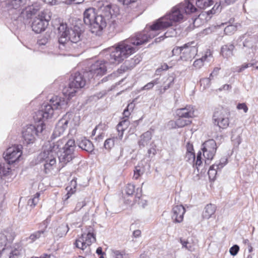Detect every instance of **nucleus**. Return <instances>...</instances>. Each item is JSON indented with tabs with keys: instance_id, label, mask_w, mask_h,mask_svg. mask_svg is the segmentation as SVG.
<instances>
[{
	"instance_id": "1",
	"label": "nucleus",
	"mask_w": 258,
	"mask_h": 258,
	"mask_svg": "<svg viewBox=\"0 0 258 258\" xmlns=\"http://www.w3.org/2000/svg\"><path fill=\"white\" fill-rule=\"evenodd\" d=\"M197 10L193 3L190 0H184L172 8L170 12L164 16L155 21L150 26V30H145L136 33L133 36L136 38V43L139 45L143 44L154 38L158 33V31L165 30L172 25L173 22H179L183 18V14H189Z\"/></svg>"
},
{
	"instance_id": "2",
	"label": "nucleus",
	"mask_w": 258,
	"mask_h": 258,
	"mask_svg": "<svg viewBox=\"0 0 258 258\" xmlns=\"http://www.w3.org/2000/svg\"><path fill=\"white\" fill-rule=\"evenodd\" d=\"M136 40L132 36L118 43L115 47L111 49L110 53L106 55V60H97L91 64L89 70L85 73L89 79L102 77L106 74L109 64H118L134 53L137 50V46H139L136 43Z\"/></svg>"
},
{
	"instance_id": "3",
	"label": "nucleus",
	"mask_w": 258,
	"mask_h": 258,
	"mask_svg": "<svg viewBox=\"0 0 258 258\" xmlns=\"http://www.w3.org/2000/svg\"><path fill=\"white\" fill-rule=\"evenodd\" d=\"M67 103L63 97L58 96H53L49 102L44 103L41 109L35 112L33 116L35 122L38 124L36 126L27 125L23 128L22 135L24 142L26 144H33L36 136L40 137L44 131L45 128L44 120L52 118L54 111L62 108Z\"/></svg>"
},
{
	"instance_id": "4",
	"label": "nucleus",
	"mask_w": 258,
	"mask_h": 258,
	"mask_svg": "<svg viewBox=\"0 0 258 258\" xmlns=\"http://www.w3.org/2000/svg\"><path fill=\"white\" fill-rule=\"evenodd\" d=\"M118 9L110 4H103L99 7V14L96 15L94 8H90L84 12V23L89 26L92 33L100 35L108 24L113 30L117 26L115 19Z\"/></svg>"
},
{
	"instance_id": "5",
	"label": "nucleus",
	"mask_w": 258,
	"mask_h": 258,
	"mask_svg": "<svg viewBox=\"0 0 258 258\" xmlns=\"http://www.w3.org/2000/svg\"><path fill=\"white\" fill-rule=\"evenodd\" d=\"M59 48L82 53L85 44L81 41V30L79 26L69 28L67 24L61 23L57 28Z\"/></svg>"
},
{
	"instance_id": "6",
	"label": "nucleus",
	"mask_w": 258,
	"mask_h": 258,
	"mask_svg": "<svg viewBox=\"0 0 258 258\" xmlns=\"http://www.w3.org/2000/svg\"><path fill=\"white\" fill-rule=\"evenodd\" d=\"M85 73L86 72H77L71 75L68 85L62 89L64 96L70 99L76 95L80 89L85 86L86 82L85 77H88Z\"/></svg>"
},
{
	"instance_id": "7",
	"label": "nucleus",
	"mask_w": 258,
	"mask_h": 258,
	"mask_svg": "<svg viewBox=\"0 0 258 258\" xmlns=\"http://www.w3.org/2000/svg\"><path fill=\"white\" fill-rule=\"evenodd\" d=\"M50 19V12L49 10H46L41 12L38 16L35 17L32 22V30L36 33L44 31L48 25V22Z\"/></svg>"
},
{
	"instance_id": "8",
	"label": "nucleus",
	"mask_w": 258,
	"mask_h": 258,
	"mask_svg": "<svg viewBox=\"0 0 258 258\" xmlns=\"http://www.w3.org/2000/svg\"><path fill=\"white\" fill-rule=\"evenodd\" d=\"M93 231V228L91 226H89L88 228L87 233L82 234L81 237L76 239L75 243L76 247L84 250L92 243L95 242L96 237Z\"/></svg>"
},
{
	"instance_id": "9",
	"label": "nucleus",
	"mask_w": 258,
	"mask_h": 258,
	"mask_svg": "<svg viewBox=\"0 0 258 258\" xmlns=\"http://www.w3.org/2000/svg\"><path fill=\"white\" fill-rule=\"evenodd\" d=\"M22 146L21 145H14L8 148L4 153V159L7 161L5 164L10 166L11 164L18 161L22 155Z\"/></svg>"
},
{
	"instance_id": "10",
	"label": "nucleus",
	"mask_w": 258,
	"mask_h": 258,
	"mask_svg": "<svg viewBox=\"0 0 258 258\" xmlns=\"http://www.w3.org/2000/svg\"><path fill=\"white\" fill-rule=\"evenodd\" d=\"M229 115L230 113L223 109L215 110L213 115L214 124L221 128H226L229 124Z\"/></svg>"
},
{
	"instance_id": "11",
	"label": "nucleus",
	"mask_w": 258,
	"mask_h": 258,
	"mask_svg": "<svg viewBox=\"0 0 258 258\" xmlns=\"http://www.w3.org/2000/svg\"><path fill=\"white\" fill-rule=\"evenodd\" d=\"M217 149V144L213 139H210L203 144L202 151L205 158V163L209 164L215 156Z\"/></svg>"
},
{
	"instance_id": "12",
	"label": "nucleus",
	"mask_w": 258,
	"mask_h": 258,
	"mask_svg": "<svg viewBox=\"0 0 258 258\" xmlns=\"http://www.w3.org/2000/svg\"><path fill=\"white\" fill-rule=\"evenodd\" d=\"M197 44L194 41L189 42L182 46V54L180 55V59L182 60H191L197 55L198 48Z\"/></svg>"
},
{
	"instance_id": "13",
	"label": "nucleus",
	"mask_w": 258,
	"mask_h": 258,
	"mask_svg": "<svg viewBox=\"0 0 258 258\" xmlns=\"http://www.w3.org/2000/svg\"><path fill=\"white\" fill-rule=\"evenodd\" d=\"M56 156L53 151L44 150L40 155V157L44 162V171L46 174L48 173L52 169V166L56 163Z\"/></svg>"
},
{
	"instance_id": "14",
	"label": "nucleus",
	"mask_w": 258,
	"mask_h": 258,
	"mask_svg": "<svg viewBox=\"0 0 258 258\" xmlns=\"http://www.w3.org/2000/svg\"><path fill=\"white\" fill-rule=\"evenodd\" d=\"M14 237V234L12 233H0V249L3 252H10L11 250L9 248L11 247Z\"/></svg>"
},
{
	"instance_id": "15",
	"label": "nucleus",
	"mask_w": 258,
	"mask_h": 258,
	"mask_svg": "<svg viewBox=\"0 0 258 258\" xmlns=\"http://www.w3.org/2000/svg\"><path fill=\"white\" fill-rule=\"evenodd\" d=\"M27 3V0H7L1 2L2 7L10 12L12 10L17 11L24 7Z\"/></svg>"
},
{
	"instance_id": "16",
	"label": "nucleus",
	"mask_w": 258,
	"mask_h": 258,
	"mask_svg": "<svg viewBox=\"0 0 258 258\" xmlns=\"http://www.w3.org/2000/svg\"><path fill=\"white\" fill-rule=\"evenodd\" d=\"M185 209L182 205H177L172 208L171 218L174 223H180L183 221Z\"/></svg>"
},
{
	"instance_id": "17",
	"label": "nucleus",
	"mask_w": 258,
	"mask_h": 258,
	"mask_svg": "<svg viewBox=\"0 0 258 258\" xmlns=\"http://www.w3.org/2000/svg\"><path fill=\"white\" fill-rule=\"evenodd\" d=\"M64 119H65V118H61L56 124L51 137V142H52L55 139L61 136L68 128V125H67V121Z\"/></svg>"
},
{
	"instance_id": "18",
	"label": "nucleus",
	"mask_w": 258,
	"mask_h": 258,
	"mask_svg": "<svg viewBox=\"0 0 258 258\" xmlns=\"http://www.w3.org/2000/svg\"><path fill=\"white\" fill-rule=\"evenodd\" d=\"M195 109L191 105H186L185 107L177 109L176 111L178 117L189 118L194 117Z\"/></svg>"
},
{
	"instance_id": "19",
	"label": "nucleus",
	"mask_w": 258,
	"mask_h": 258,
	"mask_svg": "<svg viewBox=\"0 0 258 258\" xmlns=\"http://www.w3.org/2000/svg\"><path fill=\"white\" fill-rule=\"evenodd\" d=\"M78 145L82 150L91 154L94 150V147L92 142L85 137L81 138L78 141Z\"/></svg>"
},
{
	"instance_id": "20",
	"label": "nucleus",
	"mask_w": 258,
	"mask_h": 258,
	"mask_svg": "<svg viewBox=\"0 0 258 258\" xmlns=\"http://www.w3.org/2000/svg\"><path fill=\"white\" fill-rule=\"evenodd\" d=\"M64 120H67V125L70 124L72 127H75L79 125L80 123V116L73 112H67L61 118H64Z\"/></svg>"
},
{
	"instance_id": "21",
	"label": "nucleus",
	"mask_w": 258,
	"mask_h": 258,
	"mask_svg": "<svg viewBox=\"0 0 258 258\" xmlns=\"http://www.w3.org/2000/svg\"><path fill=\"white\" fill-rule=\"evenodd\" d=\"M152 137V133L150 131H147L141 135L140 139L138 142L140 148H143L147 146L148 145H150L151 146L152 143H153L151 141Z\"/></svg>"
},
{
	"instance_id": "22",
	"label": "nucleus",
	"mask_w": 258,
	"mask_h": 258,
	"mask_svg": "<svg viewBox=\"0 0 258 258\" xmlns=\"http://www.w3.org/2000/svg\"><path fill=\"white\" fill-rule=\"evenodd\" d=\"M75 157V154L67 152L63 150L60 151L58 157L62 167L71 162Z\"/></svg>"
},
{
	"instance_id": "23",
	"label": "nucleus",
	"mask_w": 258,
	"mask_h": 258,
	"mask_svg": "<svg viewBox=\"0 0 258 258\" xmlns=\"http://www.w3.org/2000/svg\"><path fill=\"white\" fill-rule=\"evenodd\" d=\"M213 58L212 52L210 50H207L204 55L201 58L196 59L193 63V66L196 69H200L204 64V61H207L210 62Z\"/></svg>"
},
{
	"instance_id": "24",
	"label": "nucleus",
	"mask_w": 258,
	"mask_h": 258,
	"mask_svg": "<svg viewBox=\"0 0 258 258\" xmlns=\"http://www.w3.org/2000/svg\"><path fill=\"white\" fill-rule=\"evenodd\" d=\"M141 61V57L140 55H136L133 58L125 61L121 68L123 71L131 70Z\"/></svg>"
},
{
	"instance_id": "25",
	"label": "nucleus",
	"mask_w": 258,
	"mask_h": 258,
	"mask_svg": "<svg viewBox=\"0 0 258 258\" xmlns=\"http://www.w3.org/2000/svg\"><path fill=\"white\" fill-rule=\"evenodd\" d=\"M233 44H227L223 45L221 48L220 54L224 58H229L233 55V51L234 49Z\"/></svg>"
},
{
	"instance_id": "26",
	"label": "nucleus",
	"mask_w": 258,
	"mask_h": 258,
	"mask_svg": "<svg viewBox=\"0 0 258 258\" xmlns=\"http://www.w3.org/2000/svg\"><path fill=\"white\" fill-rule=\"evenodd\" d=\"M66 142V139H63L58 140L56 142H53L52 144H50V147L47 151H53L55 153V155L59 151L62 150V147L64 146Z\"/></svg>"
},
{
	"instance_id": "27",
	"label": "nucleus",
	"mask_w": 258,
	"mask_h": 258,
	"mask_svg": "<svg viewBox=\"0 0 258 258\" xmlns=\"http://www.w3.org/2000/svg\"><path fill=\"white\" fill-rule=\"evenodd\" d=\"M40 4L38 3H34L30 6H28L25 9L26 15L28 18H31L35 15L40 9Z\"/></svg>"
},
{
	"instance_id": "28",
	"label": "nucleus",
	"mask_w": 258,
	"mask_h": 258,
	"mask_svg": "<svg viewBox=\"0 0 258 258\" xmlns=\"http://www.w3.org/2000/svg\"><path fill=\"white\" fill-rule=\"evenodd\" d=\"M216 210L215 205L212 204H208L205 207L203 212V217L205 219H209L214 215Z\"/></svg>"
},
{
	"instance_id": "29",
	"label": "nucleus",
	"mask_w": 258,
	"mask_h": 258,
	"mask_svg": "<svg viewBox=\"0 0 258 258\" xmlns=\"http://www.w3.org/2000/svg\"><path fill=\"white\" fill-rule=\"evenodd\" d=\"M76 148L75 141L74 139H69L66 141L64 146L62 147V150L75 154V150Z\"/></svg>"
},
{
	"instance_id": "30",
	"label": "nucleus",
	"mask_w": 258,
	"mask_h": 258,
	"mask_svg": "<svg viewBox=\"0 0 258 258\" xmlns=\"http://www.w3.org/2000/svg\"><path fill=\"white\" fill-rule=\"evenodd\" d=\"M69 230L68 225L62 224L58 226L55 231L56 236L60 238L66 235Z\"/></svg>"
},
{
	"instance_id": "31",
	"label": "nucleus",
	"mask_w": 258,
	"mask_h": 258,
	"mask_svg": "<svg viewBox=\"0 0 258 258\" xmlns=\"http://www.w3.org/2000/svg\"><path fill=\"white\" fill-rule=\"evenodd\" d=\"M191 2L194 0H190ZM196 6L200 9H204L212 6L214 4V0H196Z\"/></svg>"
},
{
	"instance_id": "32",
	"label": "nucleus",
	"mask_w": 258,
	"mask_h": 258,
	"mask_svg": "<svg viewBox=\"0 0 258 258\" xmlns=\"http://www.w3.org/2000/svg\"><path fill=\"white\" fill-rule=\"evenodd\" d=\"M185 117H178L175 121V125L178 128H181L190 124L191 122L189 119H184Z\"/></svg>"
},
{
	"instance_id": "33",
	"label": "nucleus",
	"mask_w": 258,
	"mask_h": 258,
	"mask_svg": "<svg viewBox=\"0 0 258 258\" xmlns=\"http://www.w3.org/2000/svg\"><path fill=\"white\" fill-rule=\"evenodd\" d=\"M11 167L5 163H2L0 164V180L4 176L7 175L11 171Z\"/></svg>"
},
{
	"instance_id": "34",
	"label": "nucleus",
	"mask_w": 258,
	"mask_h": 258,
	"mask_svg": "<svg viewBox=\"0 0 258 258\" xmlns=\"http://www.w3.org/2000/svg\"><path fill=\"white\" fill-rule=\"evenodd\" d=\"M174 79L173 77H169L167 80V84H164L163 87L159 90L160 94H164L174 83Z\"/></svg>"
},
{
	"instance_id": "35",
	"label": "nucleus",
	"mask_w": 258,
	"mask_h": 258,
	"mask_svg": "<svg viewBox=\"0 0 258 258\" xmlns=\"http://www.w3.org/2000/svg\"><path fill=\"white\" fill-rule=\"evenodd\" d=\"M45 231L44 229L35 231L29 236V239L31 240L32 242H34L44 235Z\"/></svg>"
},
{
	"instance_id": "36",
	"label": "nucleus",
	"mask_w": 258,
	"mask_h": 258,
	"mask_svg": "<svg viewBox=\"0 0 258 258\" xmlns=\"http://www.w3.org/2000/svg\"><path fill=\"white\" fill-rule=\"evenodd\" d=\"M138 190H140L141 192V189H140L139 188L137 189V192L135 196V203H137L140 205V206L144 208L147 205V201L140 198L141 194L138 192Z\"/></svg>"
},
{
	"instance_id": "37",
	"label": "nucleus",
	"mask_w": 258,
	"mask_h": 258,
	"mask_svg": "<svg viewBox=\"0 0 258 258\" xmlns=\"http://www.w3.org/2000/svg\"><path fill=\"white\" fill-rule=\"evenodd\" d=\"M134 174L133 178L135 179H138L145 172L144 168L143 166L137 165L134 169Z\"/></svg>"
},
{
	"instance_id": "38",
	"label": "nucleus",
	"mask_w": 258,
	"mask_h": 258,
	"mask_svg": "<svg viewBox=\"0 0 258 258\" xmlns=\"http://www.w3.org/2000/svg\"><path fill=\"white\" fill-rule=\"evenodd\" d=\"M179 241L180 243L182 244V248H185L186 249L190 251H193L194 250L195 248L194 245L190 243L188 240L180 238Z\"/></svg>"
},
{
	"instance_id": "39",
	"label": "nucleus",
	"mask_w": 258,
	"mask_h": 258,
	"mask_svg": "<svg viewBox=\"0 0 258 258\" xmlns=\"http://www.w3.org/2000/svg\"><path fill=\"white\" fill-rule=\"evenodd\" d=\"M218 170H220V169H217L216 165L213 164L211 166L208 172V174L209 177V178L211 179H214L216 175L217 174Z\"/></svg>"
},
{
	"instance_id": "40",
	"label": "nucleus",
	"mask_w": 258,
	"mask_h": 258,
	"mask_svg": "<svg viewBox=\"0 0 258 258\" xmlns=\"http://www.w3.org/2000/svg\"><path fill=\"white\" fill-rule=\"evenodd\" d=\"M169 68V67L167 63H162L161 66L155 71V75L160 76L161 75L163 71H167Z\"/></svg>"
},
{
	"instance_id": "41",
	"label": "nucleus",
	"mask_w": 258,
	"mask_h": 258,
	"mask_svg": "<svg viewBox=\"0 0 258 258\" xmlns=\"http://www.w3.org/2000/svg\"><path fill=\"white\" fill-rule=\"evenodd\" d=\"M112 253L115 258H130L128 255L125 254L124 251L113 250H112Z\"/></svg>"
},
{
	"instance_id": "42",
	"label": "nucleus",
	"mask_w": 258,
	"mask_h": 258,
	"mask_svg": "<svg viewBox=\"0 0 258 258\" xmlns=\"http://www.w3.org/2000/svg\"><path fill=\"white\" fill-rule=\"evenodd\" d=\"M237 30L236 26L233 25H229L224 29V33L226 35H231L233 34Z\"/></svg>"
},
{
	"instance_id": "43",
	"label": "nucleus",
	"mask_w": 258,
	"mask_h": 258,
	"mask_svg": "<svg viewBox=\"0 0 258 258\" xmlns=\"http://www.w3.org/2000/svg\"><path fill=\"white\" fill-rule=\"evenodd\" d=\"M135 190V186L134 184L129 183L126 185L125 188V193L128 196L134 194Z\"/></svg>"
},
{
	"instance_id": "44",
	"label": "nucleus",
	"mask_w": 258,
	"mask_h": 258,
	"mask_svg": "<svg viewBox=\"0 0 258 258\" xmlns=\"http://www.w3.org/2000/svg\"><path fill=\"white\" fill-rule=\"evenodd\" d=\"M40 195L36 193L33 198L30 199L28 201V205L31 207H34L38 202V198Z\"/></svg>"
},
{
	"instance_id": "45",
	"label": "nucleus",
	"mask_w": 258,
	"mask_h": 258,
	"mask_svg": "<svg viewBox=\"0 0 258 258\" xmlns=\"http://www.w3.org/2000/svg\"><path fill=\"white\" fill-rule=\"evenodd\" d=\"M177 33L176 30L172 28H169L168 30L164 33V38L173 37L176 36Z\"/></svg>"
},
{
	"instance_id": "46",
	"label": "nucleus",
	"mask_w": 258,
	"mask_h": 258,
	"mask_svg": "<svg viewBox=\"0 0 258 258\" xmlns=\"http://www.w3.org/2000/svg\"><path fill=\"white\" fill-rule=\"evenodd\" d=\"M227 163V159L225 157L221 158L218 163L214 164L216 165L217 169H220V170L226 165Z\"/></svg>"
},
{
	"instance_id": "47",
	"label": "nucleus",
	"mask_w": 258,
	"mask_h": 258,
	"mask_svg": "<svg viewBox=\"0 0 258 258\" xmlns=\"http://www.w3.org/2000/svg\"><path fill=\"white\" fill-rule=\"evenodd\" d=\"M254 64V63H244L240 67H237L236 70L235 71L237 72L238 73L241 72L243 71L245 69L248 67L253 66Z\"/></svg>"
},
{
	"instance_id": "48",
	"label": "nucleus",
	"mask_w": 258,
	"mask_h": 258,
	"mask_svg": "<svg viewBox=\"0 0 258 258\" xmlns=\"http://www.w3.org/2000/svg\"><path fill=\"white\" fill-rule=\"evenodd\" d=\"M116 130L118 132V137L117 138L119 140H121L122 139L124 132L125 131V129H124L120 124L118 123V124L116 126Z\"/></svg>"
},
{
	"instance_id": "49",
	"label": "nucleus",
	"mask_w": 258,
	"mask_h": 258,
	"mask_svg": "<svg viewBox=\"0 0 258 258\" xmlns=\"http://www.w3.org/2000/svg\"><path fill=\"white\" fill-rule=\"evenodd\" d=\"M114 145V141L111 139H108L105 140L104 144V148L106 149H110Z\"/></svg>"
},
{
	"instance_id": "50",
	"label": "nucleus",
	"mask_w": 258,
	"mask_h": 258,
	"mask_svg": "<svg viewBox=\"0 0 258 258\" xmlns=\"http://www.w3.org/2000/svg\"><path fill=\"white\" fill-rule=\"evenodd\" d=\"M239 250V247L238 245L235 244L232 246L229 249V252L231 255L233 256L236 255Z\"/></svg>"
},
{
	"instance_id": "51",
	"label": "nucleus",
	"mask_w": 258,
	"mask_h": 258,
	"mask_svg": "<svg viewBox=\"0 0 258 258\" xmlns=\"http://www.w3.org/2000/svg\"><path fill=\"white\" fill-rule=\"evenodd\" d=\"M185 158L187 161L190 162H193L195 161L196 156L194 152L186 153Z\"/></svg>"
},
{
	"instance_id": "52",
	"label": "nucleus",
	"mask_w": 258,
	"mask_h": 258,
	"mask_svg": "<svg viewBox=\"0 0 258 258\" xmlns=\"http://www.w3.org/2000/svg\"><path fill=\"white\" fill-rule=\"evenodd\" d=\"M118 123L120 124L121 126L125 129V130H126L128 128L130 122L128 118H122L121 121H120Z\"/></svg>"
},
{
	"instance_id": "53",
	"label": "nucleus",
	"mask_w": 258,
	"mask_h": 258,
	"mask_svg": "<svg viewBox=\"0 0 258 258\" xmlns=\"http://www.w3.org/2000/svg\"><path fill=\"white\" fill-rule=\"evenodd\" d=\"M212 79V78H211L210 77H209V78H208L203 79L200 81L201 84H203L205 85L206 86L205 87H208L210 85L211 80Z\"/></svg>"
},
{
	"instance_id": "54",
	"label": "nucleus",
	"mask_w": 258,
	"mask_h": 258,
	"mask_svg": "<svg viewBox=\"0 0 258 258\" xmlns=\"http://www.w3.org/2000/svg\"><path fill=\"white\" fill-rule=\"evenodd\" d=\"M86 205V203L85 201H82L81 202H78L76 205L75 210L77 211L80 210L83 207L85 206Z\"/></svg>"
},
{
	"instance_id": "55",
	"label": "nucleus",
	"mask_w": 258,
	"mask_h": 258,
	"mask_svg": "<svg viewBox=\"0 0 258 258\" xmlns=\"http://www.w3.org/2000/svg\"><path fill=\"white\" fill-rule=\"evenodd\" d=\"M237 108L239 110L242 109L245 113L248 111V107L244 103H238L237 105Z\"/></svg>"
},
{
	"instance_id": "56",
	"label": "nucleus",
	"mask_w": 258,
	"mask_h": 258,
	"mask_svg": "<svg viewBox=\"0 0 258 258\" xmlns=\"http://www.w3.org/2000/svg\"><path fill=\"white\" fill-rule=\"evenodd\" d=\"M182 46L180 47H176L173 49L172 52L173 55H177L178 54H182Z\"/></svg>"
},
{
	"instance_id": "57",
	"label": "nucleus",
	"mask_w": 258,
	"mask_h": 258,
	"mask_svg": "<svg viewBox=\"0 0 258 258\" xmlns=\"http://www.w3.org/2000/svg\"><path fill=\"white\" fill-rule=\"evenodd\" d=\"M152 147H151L150 149L148 150V154L149 157L151 156L152 154V155H155L156 153V146L155 145L153 146L152 145Z\"/></svg>"
},
{
	"instance_id": "58",
	"label": "nucleus",
	"mask_w": 258,
	"mask_h": 258,
	"mask_svg": "<svg viewBox=\"0 0 258 258\" xmlns=\"http://www.w3.org/2000/svg\"><path fill=\"white\" fill-rule=\"evenodd\" d=\"M154 87L153 84L150 82L148 83H147L146 85H145L142 89V90H149L153 88Z\"/></svg>"
},
{
	"instance_id": "59",
	"label": "nucleus",
	"mask_w": 258,
	"mask_h": 258,
	"mask_svg": "<svg viewBox=\"0 0 258 258\" xmlns=\"http://www.w3.org/2000/svg\"><path fill=\"white\" fill-rule=\"evenodd\" d=\"M43 2L50 6H54L58 4L57 0H43Z\"/></svg>"
},
{
	"instance_id": "60",
	"label": "nucleus",
	"mask_w": 258,
	"mask_h": 258,
	"mask_svg": "<svg viewBox=\"0 0 258 258\" xmlns=\"http://www.w3.org/2000/svg\"><path fill=\"white\" fill-rule=\"evenodd\" d=\"M186 153L194 152V147L191 144L188 142L186 146Z\"/></svg>"
},
{
	"instance_id": "61",
	"label": "nucleus",
	"mask_w": 258,
	"mask_h": 258,
	"mask_svg": "<svg viewBox=\"0 0 258 258\" xmlns=\"http://www.w3.org/2000/svg\"><path fill=\"white\" fill-rule=\"evenodd\" d=\"M220 70V68L216 67L214 69L213 72L210 74V77L212 78V77L214 76H217L219 71Z\"/></svg>"
},
{
	"instance_id": "62",
	"label": "nucleus",
	"mask_w": 258,
	"mask_h": 258,
	"mask_svg": "<svg viewBox=\"0 0 258 258\" xmlns=\"http://www.w3.org/2000/svg\"><path fill=\"white\" fill-rule=\"evenodd\" d=\"M137 0H118V2L121 3L124 5H128L131 3L136 2Z\"/></svg>"
},
{
	"instance_id": "63",
	"label": "nucleus",
	"mask_w": 258,
	"mask_h": 258,
	"mask_svg": "<svg viewBox=\"0 0 258 258\" xmlns=\"http://www.w3.org/2000/svg\"><path fill=\"white\" fill-rule=\"evenodd\" d=\"M47 41H48V39L46 38H44L39 39L37 42V43L40 46L44 45L47 43Z\"/></svg>"
},
{
	"instance_id": "64",
	"label": "nucleus",
	"mask_w": 258,
	"mask_h": 258,
	"mask_svg": "<svg viewBox=\"0 0 258 258\" xmlns=\"http://www.w3.org/2000/svg\"><path fill=\"white\" fill-rule=\"evenodd\" d=\"M49 223V220L48 219H46L40 224V226L41 227H43V229H44L45 230L46 228L48 225Z\"/></svg>"
}]
</instances>
